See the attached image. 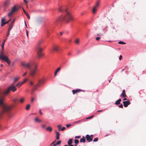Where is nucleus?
I'll list each match as a JSON object with an SVG mask.
<instances>
[{"mask_svg":"<svg viewBox=\"0 0 146 146\" xmlns=\"http://www.w3.org/2000/svg\"><path fill=\"white\" fill-rule=\"evenodd\" d=\"M14 83H12L10 87L2 92V94L3 96H0V106L2 108L4 112H9L11 109V107L7 106L4 103V102L5 101V97L9 94L11 90L15 92L17 90L16 86H14Z\"/></svg>","mask_w":146,"mask_h":146,"instance_id":"obj_1","label":"nucleus"},{"mask_svg":"<svg viewBox=\"0 0 146 146\" xmlns=\"http://www.w3.org/2000/svg\"><path fill=\"white\" fill-rule=\"evenodd\" d=\"M66 15L65 16H61L54 23L55 24H56L58 23H61L62 22H65L68 23L70 21H72L73 18L70 13L68 11L67 9L65 10Z\"/></svg>","mask_w":146,"mask_h":146,"instance_id":"obj_2","label":"nucleus"},{"mask_svg":"<svg viewBox=\"0 0 146 146\" xmlns=\"http://www.w3.org/2000/svg\"><path fill=\"white\" fill-rule=\"evenodd\" d=\"M43 42L42 40H40L38 42L37 44L36 45V49L37 52V54L38 57L40 58L43 56L44 54L42 53V49L40 48V45Z\"/></svg>","mask_w":146,"mask_h":146,"instance_id":"obj_3","label":"nucleus"},{"mask_svg":"<svg viewBox=\"0 0 146 146\" xmlns=\"http://www.w3.org/2000/svg\"><path fill=\"white\" fill-rule=\"evenodd\" d=\"M0 58L2 60L5 61L8 64H10L11 63V61L8 57L6 55L1 56Z\"/></svg>","mask_w":146,"mask_h":146,"instance_id":"obj_4","label":"nucleus"},{"mask_svg":"<svg viewBox=\"0 0 146 146\" xmlns=\"http://www.w3.org/2000/svg\"><path fill=\"white\" fill-rule=\"evenodd\" d=\"M37 66L36 65H35L34 68L31 70L30 71V74L31 75L33 76L35 75L37 71Z\"/></svg>","mask_w":146,"mask_h":146,"instance_id":"obj_5","label":"nucleus"},{"mask_svg":"<svg viewBox=\"0 0 146 146\" xmlns=\"http://www.w3.org/2000/svg\"><path fill=\"white\" fill-rule=\"evenodd\" d=\"M18 10L17 8L15 6L13 7L11 9V11L8 14V16L10 17L12 16L13 14L15 12L17 11Z\"/></svg>","mask_w":146,"mask_h":146,"instance_id":"obj_6","label":"nucleus"},{"mask_svg":"<svg viewBox=\"0 0 146 146\" xmlns=\"http://www.w3.org/2000/svg\"><path fill=\"white\" fill-rule=\"evenodd\" d=\"M21 65L25 68L30 69L31 66V64L30 63L22 62Z\"/></svg>","mask_w":146,"mask_h":146,"instance_id":"obj_7","label":"nucleus"},{"mask_svg":"<svg viewBox=\"0 0 146 146\" xmlns=\"http://www.w3.org/2000/svg\"><path fill=\"white\" fill-rule=\"evenodd\" d=\"M80 91H82L83 92H85V91L82 90H81L80 89H76V90H72V92L73 94H74L78 92H80Z\"/></svg>","mask_w":146,"mask_h":146,"instance_id":"obj_8","label":"nucleus"},{"mask_svg":"<svg viewBox=\"0 0 146 146\" xmlns=\"http://www.w3.org/2000/svg\"><path fill=\"white\" fill-rule=\"evenodd\" d=\"M123 104L124 106L125 107H127L128 105L130 104L131 103L130 101L128 100L126 101H123Z\"/></svg>","mask_w":146,"mask_h":146,"instance_id":"obj_9","label":"nucleus"},{"mask_svg":"<svg viewBox=\"0 0 146 146\" xmlns=\"http://www.w3.org/2000/svg\"><path fill=\"white\" fill-rule=\"evenodd\" d=\"M10 4V1L9 0H6L4 2V5L6 7H9Z\"/></svg>","mask_w":146,"mask_h":146,"instance_id":"obj_10","label":"nucleus"},{"mask_svg":"<svg viewBox=\"0 0 146 146\" xmlns=\"http://www.w3.org/2000/svg\"><path fill=\"white\" fill-rule=\"evenodd\" d=\"M86 140L88 142H90L92 141V139H91L90 137V135H87L86 136Z\"/></svg>","mask_w":146,"mask_h":146,"instance_id":"obj_11","label":"nucleus"},{"mask_svg":"<svg viewBox=\"0 0 146 146\" xmlns=\"http://www.w3.org/2000/svg\"><path fill=\"white\" fill-rule=\"evenodd\" d=\"M120 96L123 98H125L127 97L125 90H123L122 93L121 94Z\"/></svg>","mask_w":146,"mask_h":146,"instance_id":"obj_12","label":"nucleus"},{"mask_svg":"<svg viewBox=\"0 0 146 146\" xmlns=\"http://www.w3.org/2000/svg\"><path fill=\"white\" fill-rule=\"evenodd\" d=\"M13 26L10 25L9 28L8 29V31L7 34V37L6 38H7V37L10 34V32L11 30L12 29Z\"/></svg>","mask_w":146,"mask_h":146,"instance_id":"obj_13","label":"nucleus"},{"mask_svg":"<svg viewBox=\"0 0 146 146\" xmlns=\"http://www.w3.org/2000/svg\"><path fill=\"white\" fill-rule=\"evenodd\" d=\"M59 47L58 46H54L53 48V50L55 51H57L59 49Z\"/></svg>","mask_w":146,"mask_h":146,"instance_id":"obj_14","label":"nucleus"},{"mask_svg":"<svg viewBox=\"0 0 146 146\" xmlns=\"http://www.w3.org/2000/svg\"><path fill=\"white\" fill-rule=\"evenodd\" d=\"M55 132L56 133V139L58 140L60 139L59 136L60 135V134L58 132L56 131H55Z\"/></svg>","mask_w":146,"mask_h":146,"instance_id":"obj_15","label":"nucleus"},{"mask_svg":"<svg viewBox=\"0 0 146 146\" xmlns=\"http://www.w3.org/2000/svg\"><path fill=\"white\" fill-rule=\"evenodd\" d=\"M86 139L84 137H83L82 138H81L80 139V143L83 142L84 143L86 142Z\"/></svg>","mask_w":146,"mask_h":146,"instance_id":"obj_16","label":"nucleus"},{"mask_svg":"<svg viewBox=\"0 0 146 146\" xmlns=\"http://www.w3.org/2000/svg\"><path fill=\"white\" fill-rule=\"evenodd\" d=\"M46 130L49 132H51L52 131V128L50 126H49L46 128Z\"/></svg>","mask_w":146,"mask_h":146,"instance_id":"obj_17","label":"nucleus"},{"mask_svg":"<svg viewBox=\"0 0 146 146\" xmlns=\"http://www.w3.org/2000/svg\"><path fill=\"white\" fill-rule=\"evenodd\" d=\"M22 84H23L21 82H19L15 86L17 87L18 88H19Z\"/></svg>","mask_w":146,"mask_h":146,"instance_id":"obj_18","label":"nucleus"},{"mask_svg":"<svg viewBox=\"0 0 146 146\" xmlns=\"http://www.w3.org/2000/svg\"><path fill=\"white\" fill-rule=\"evenodd\" d=\"M121 101V99H119L118 100L116 101L115 104V105H119L120 104V102Z\"/></svg>","mask_w":146,"mask_h":146,"instance_id":"obj_19","label":"nucleus"},{"mask_svg":"<svg viewBox=\"0 0 146 146\" xmlns=\"http://www.w3.org/2000/svg\"><path fill=\"white\" fill-rule=\"evenodd\" d=\"M23 12H24V13H25V14L27 16L28 18L29 19H30V17L29 14L28 13H27L24 9H23Z\"/></svg>","mask_w":146,"mask_h":146,"instance_id":"obj_20","label":"nucleus"},{"mask_svg":"<svg viewBox=\"0 0 146 146\" xmlns=\"http://www.w3.org/2000/svg\"><path fill=\"white\" fill-rule=\"evenodd\" d=\"M19 79V77H15V78H14V82L13 83H14L15 84V83L16 82H17V81H18Z\"/></svg>","mask_w":146,"mask_h":146,"instance_id":"obj_21","label":"nucleus"},{"mask_svg":"<svg viewBox=\"0 0 146 146\" xmlns=\"http://www.w3.org/2000/svg\"><path fill=\"white\" fill-rule=\"evenodd\" d=\"M35 121L38 123H40L42 121V120L39 119L38 118H35Z\"/></svg>","mask_w":146,"mask_h":146,"instance_id":"obj_22","label":"nucleus"},{"mask_svg":"<svg viewBox=\"0 0 146 146\" xmlns=\"http://www.w3.org/2000/svg\"><path fill=\"white\" fill-rule=\"evenodd\" d=\"M72 139H70L68 142V145L71 144L72 143Z\"/></svg>","mask_w":146,"mask_h":146,"instance_id":"obj_23","label":"nucleus"},{"mask_svg":"<svg viewBox=\"0 0 146 146\" xmlns=\"http://www.w3.org/2000/svg\"><path fill=\"white\" fill-rule=\"evenodd\" d=\"M64 8L62 7H60L59 8V10L60 12H63L64 11Z\"/></svg>","mask_w":146,"mask_h":146,"instance_id":"obj_24","label":"nucleus"},{"mask_svg":"<svg viewBox=\"0 0 146 146\" xmlns=\"http://www.w3.org/2000/svg\"><path fill=\"white\" fill-rule=\"evenodd\" d=\"M61 143V141H59L56 142V143L53 145V146H56L57 145H58L60 144Z\"/></svg>","mask_w":146,"mask_h":146,"instance_id":"obj_25","label":"nucleus"},{"mask_svg":"<svg viewBox=\"0 0 146 146\" xmlns=\"http://www.w3.org/2000/svg\"><path fill=\"white\" fill-rule=\"evenodd\" d=\"M19 100L18 98H16L13 99V101L15 103V104L17 102H18Z\"/></svg>","mask_w":146,"mask_h":146,"instance_id":"obj_26","label":"nucleus"},{"mask_svg":"<svg viewBox=\"0 0 146 146\" xmlns=\"http://www.w3.org/2000/svg\"><path fill=\"white\" fill-rule=\"evenodd\" d=\"M100 5V2L99 1L97 2L95 6L94 7L97 8Z\"/></svg>","mask_w":146,"mask_h":146,"instance_id":"obj_27","label":"nucleus"},{"mask_svg":"<svg viewBox=\"0 0 146 146\" xmlns=\"http://www.w3.org/2000/svg\"><path fill=\"white\" fill-rule=\"evenodd\" d=\"M96 11V7H94L92 9V12L93 13H95Z\"/></svg>","mask_w":146,"mask_h":146,"instance_id":"obj_28","label":"nucleus"},{"mask_svg":"<svg viewBox=\"0 0 146 146\" xmlns=\"http://www.w3.org/2000/svg\"><path fill=\"white\" fill-rule=\"evenodd\" d=\"M24 100H25L24 98H21V99H20V100H19V101L21 103H22L24 102Z\"/></svg>","mask_w":146,"mask_h":146,"instance_id":"obj_29","label":"nucleus"},{"mask_svg":"<svg viewBox=\"0 0 146 146\" xmlns=\"http://www.w3.org/2000/svg\"><path fill=\"white\" fill-rule=\"evenodd\" d=\"M40 86L39 84H37L34 87V90H35L36 89L37 86Z\"/></svg>","mask_w":146,"mask_h":146,"instance_id":"obj_30","label":"nucleus"},{"mask_svg":"<svg viewBox=\"0 0 146 146\" xmlns=\"http://www.w3.org/2000/svg\"><path fill=\"white\" fill-rule=\"evenodd\" d=\"M30 105L29 104H28L27 105V106L26 107V109L27 110H29L30 108Z\"/></svg>","mask_w":146,"mask_h":146,"instance_id":"obj_31","label":"nucleus"},{"mask_svg":"<svg viewBox=\"0 0 146 146\" xmlns=\"http://www.w3.org/2000/svg\"><path fill=\"white\" fill-rule=\"evenodd\" d=\"M15 21V19H14L12 21V22H11V24H10V25L11 26H13V24H14V21Z\"/></svg>","mask_w":146,"mask_h":146,"instance_id":"obj_32","label":"nucleus"},{"mask_svg":"<svg viewBox=\"0 0 146 146\" xmlns=\"http://www.w3.org/2000/svg\"><path fill=\"white\" fill-rule=\"evenodd\" d=\"M74 142L75 144H78L79 143V141L78 139H75L74 140Z\"/></svg>","mask_w":146,"mask_h":146,"instance_id":"obj_33","label":"nucleus"},{"mask_svg":"<svg viewBox=\"0 0 146 146\" xmlns=\"http://www.w3.org/2000/svg\"><path fill=\"white\" fill-rule=\"evenodd\" d=\"M118 43L120 44H125V42L122 41H119L118 42Z\"/></svg>","mask_w":146,"mask_h":146,"instance_id":"obj_34","label":"nucleus"},{"mask_svg":"<svg viewBox=\"0 0 146 146\" xmlns=\"http://www.w3.org/2000/svg\"><path fill=\"white\" fill-rule=\"evenodd\" d=\"M82 121V120H80L74 122V123H78Z\"/></svg>","mask_w":146,"mask_h":146,"instance_id":"obj_35","label":"nucleus"},{"mask_svg":"<svg viewBox=\"0 0 146 146\" xmlns=\"http://www.w3.org/2000/svg\"><path fill=\"white\" fill-rule=\"evenodd\" d=\"M79 39H77L76 40V41H75V42L76 44H78L79 43Z\"/></svg>","mask_w":146,"mask_h":146,"instance_id":"obj_36","label":"nucleus"},{"mask_svg":"<svg viewBox=\"0 0 146 146\" xmlns=\"http://www.w3.org/2000/svg\"><path fill=\"white\" fill-rule=\"evenodd\" d=\"M6 24V23H5V22H1V26H3Z\"/></svg>","mask_w":146,"mask_h":146,"instance_id":"obj_37","label":"nucleus"},{"mask_svg":"<svg viewBox=\"0 0 146 146\" xmlns=\"http://www.w3.org/2000/svg\"><path fill=\"white\" fill-rule=\"evenodd\" d=\"M28 80V79L27 78H26V79H25L22 82V83L23 84H24L25 83L27 80Z\"/></svg>","mask_w":146,"mask_h":146,"instance_id":"obj_38","label":"nucleus"},{"mask_svg":"<svg viewBox=\"0 0 146 146\" xmlns=\"http://www.w3.org/2000/svg\"><path fill=\"white\" fill-rule=\"evenodd\" d=\"M98 138H96L93 140V141L94 142H96V141H98Z\"/></svg>","mask_w":146,"mask_h":146,"instance_id":"obj_39","label":"nucleus"},{"mask_svg":"<svg viewBox=\"0 0 146 146\" xmlns=\"http://www.w3.org/2000/svg\"><path fill=\"white\" fill-rule=\"evenodd\" d=\"M5 20V17L2 18L1 19V22H4Z\"/></svg>","mask_w":146,"mask_h":146,"instance_id":"obj_40","label":"nucleus"},{"mask_svg":"<svg viewBox=\"0 0 146 146\" xmlns=\"http://www.w3.org/2000/svg\"><path fill=\"white\" fill-rule=\"evenodd\" d=\"M60 70V67H59L56 70V71L58 72Z\"/></svg>","mask_w":146,"mask_h":146,"instance_id":"obj_41","label":"nucleus"},{"mask_svg":"<svg viewBox=\"0 0 146 146\" xmlns=\"http://www.w3.org/2000/svg\"><path fill=\"white\" fill-rule=\"evenodd\" d=\"M66 129V127H63L61 129V130L62 131H64Z\"/></svg>","mask_w":146,"mask_h":146,"instance_id":"obj_42","label":"nucleus"},{"mask_svg":"<svg viewBox=\"0 0 146 146\" xmlns=\"http://www.w3.org/2000/svg\"><path fill=\"white\" fill-rule=\"evenodd\" d=\"M71 125L70 124H66V126L67 128H68L70 127Z\"/></svg>","mask_w":146,"mask_h":146,"instance_id":"obj_43","label":"nucleus"},{"mask_svg":"<svg viewBox=\"0 0 146 146\" xmlns=\"http://www.w3.org/2000/svg\"><path fill=\"white\" fill-rule=\"evenodd\" d=\"M4 44H5V43L3 42V43L2 44V50H3Z\"/></svg>","mask_w":146,"mask_h":146,"instance_id":"obj_44","label":"nucleus"},{"mask_svg":"<svg viewBox=\"0 0 146 146\" xmlns=\"http://www.w3.org/2000/svg\"><path fill=\"white\" fill-rule=\"evenodd\" d=\"M119 107L121 108H123V105L122 104H121L119 106Z\"/></svg>","mask_w":146,"mask_h":146,"instance_id":"obj_45","label":"nucleus"},{"mask_svg":"<svg viewBox=\"0 0 146 146\" xmlns=\"http://www.w3.org/2000/svg\"><path fill=\"white\" fill-rule=\"evenodd\" d=\"M100 38V37H97L96 38V39L97 40H99Z\"/></svg>","mask_w":146,"mask_h":146,"instance_id":"obj_46","label":"nucleus"},{"mask_svg":"<svg viewBox=\"0 0 146 146\" xmlns=\"http://www.w3.org/2000/svg\"><path fill=\"white\" fill-rule=\"evenodd\" d=\"M80 137V136H76L75 137V138L77 139H79Z\"/></svg>","mask_w":146,"mask_h":146,"instance_id":"obj_47","label":"nucleus"},{"mask_svg":"<svg viewBox=\"0 0 146 146\" xmlns=\"http://www.w3.org/2000/svg\"><path fill=\"white\" fill-rule=\"evenodd\" d=\"M93 117H94V116H91V117H88L87 118H86V119H90L91 118H92Z\"/></svg>","mask_w":146,"mask_h":146,"instance_id":"obj_48","label":"nucleus"},{"mask_svg":"<svg viewBox=\"0 0 146 146\" xmlns=\"http://www.w3.org/2000/svg\"><path fill=\"white\" fill-rule=\"evenodd\" d=\"M90 137L91 139H92V138L93 137L94 135H90Z\"/></svg>","mask_w":146,"mask_h":146,"instance_id":"obj_49","label":"nucleus"},{"mask_svg":"<svg viewBox=\"0 0 146 146\" xmlns=\"http://www.w3.org/2000/svg\"><path fill=\"white\" fill-rule=\"evenodd\" d=\"M122 57V56L121 55H120L119 57V59L120 60H121Z\"/></svg>","mask_w":146,"mask_h":146,"instance_id":"obj_50","label":"nucleus"},{"mask_svg":"<svg viewBox=\"0 0 146 146\" xmlns=\"http://www.w3.org/2000/svg\"><path fill=\"white\" fill-rule=\"evenodd\" d=\"M11 19H10V20H9L5 22L6 23V24H7L9 22L11 21Z\"/></svg>","mask_w":146,"mask_h":146,"instance_id":"obj_51","label":"nucleus"},{"mask_svg":"<svg viewBox=\"0 0 146 146\" xmlns=\"http://www.w3.org/2000/svg\"><path fill=\"white\" fill-rule=\"evenodd\" d=\"M27 74V72H25L24 74L23 75V76H25Z\"/></svg>","mask_w":146,"mask_h":146,"instance_id":"obj_52","label":"nucleus"},{"mask_svg":"<svg viewBox=\"0 0 146 146\" xmlns=\"http://www.w3.org/2000/svg\"><path fill=\"white\" fill-rule=\"evenodd\" d=\"M57 73H58V72L55 71V73H54V76H55L56 75Z\"/></svg>","mask_w":146,"mask_h":146,"instance_id":"obj_53","label":"nucleus"},{"mask_svg":"<svg viewBox=\"0 0 146 146\" xmlns=\"http://www.w3.org/2000/svg\"><path fill=\"white\" fill-rule=\"evenodd\" d=\"M24 2L25 3V4H27L28 3V2L26 1V0H23Z\"/></svg>","mask_w":146,"mask_h":146,"instance_id":"obj_54","label":"nucleus"},{"mask_svg":"<svg viewBox=\"0 0 146 146\" xmlns=\"http://www.w3.org/2000/svg\"><path fill=\"white\" fill-rule=\"evenodd\" d=\"M30 84H31V85H33V82H32V81H31V82H30Z\"/></svg>","mask_w":146,"mask_h":146,"instance_id":"obj_55","label":"nucleus"},{"mask_svg":"<svg viewBox=\"0 0 146 146\" xmlns=\"http://www.w3.org/2000/svg\"><path fill=\"white\" fill-rule=\"evenodd\" d=\"M39 112H40V114H41V115H42V113L41 112V110H39Z\"/></svg>","mask_w":146,"mask_h":146,"instance_id":"obj_56","label":"nucleus"},{"mask_svg":"<svg viewBox=\"0 0 146 146\" xmlns=\"http://www.w3.org/2000/svg\"><path fill=\"white\" fill-rule=\"evenodd\" d=\"M42 127H45V125H44V124H42Z\"/></svg>","mask_w":146,"mask_h":146,"instance_id":"obj_57","label":"nucleus"},{"mask_svg":"<svg viewBox=\"0 0 146 146\" xmlns=\"http://www.w3.org/2000/svg\"><path fill=\"white\" fill-rule=\"evenodd\" d=\"M61 126H62V125H58V127L59 128H60L61 127Z\"/></svg>","mask_w":146,"mask_h":146,"instance_id":"obj_58","label":"nucleus"},{"mask_svg":"<svg viewBox=\"0 0 146 146\" xmlns=\"http://www.w3.org/2000/svg\"><path fill=\"white\" fill-rule=\"evenodd\" d=\"M27 35V37H28V33L27 31H26Z\"/></svg>","mask_w":146,"mask_h":146,"instance_id":"obj_59","label":"nucleus"},{"mask_svg":"<svg viewBox=\"0 0 146 146\" xmlns=\"http://www.w3.org/2000/svg\"><path fill=\"white\" fill-rule=\"evenodd\" d=\"M55 141H53L51 144V145H52L53 143H54L55 142Z\"/></svg>","mask_w":146,"mask_h":146,"instance_id":"obj_60","label":"nucleus"},{"mask_svg":"<svg viewBox=\"0 0 146 146\" xmlns=\"http://www.w3.org/2000/svg\"><path fill=\"white\" fill-rule=\"evenodd\" d=\"M63 32H60V34L61 35H63Z\"/></svg>","mask_w":146,"mask_h":146,"instance_id":"obj_61","label":"nucleus"},{"mask_svg":"<svg viewBox=\"0 0 146 146\" xmlns=\"http://www.w3.org/2000/svg\"><path fill=\"white\" fill-rule=\"evenodd\" d=\"M6 40V39H4L3 40V42L4 43H5V42Z\"/></svg>","mask_w":146,"mask_h":146,"instance_id":"obj_62","label":"nucleus"},{"mask_svg":"<svg viewBox=\"0 0 146 146\" xmlns=\"http://www.w3.org/2000/svg\"><path fill=\"white\" fill-rule=\"evenodd\" d=\"M34 100V98H33L32 100H31V102H33Z\"/></svg>","mask_w":146,"mask_h":146,"instance_id":"obj_63","label":"nucleus"},{"mask_svg":"<svg viewBox=\"0 0 146 146\" xmlns=\"http://www.w3.org/2000/svg\"><path fill=\"white\" fill-rule=\"evenodd\" d=\"M68 146H74L73 145L70 144V145H68Z\"/></svg>","mask_w":146,"mask_h":146,"instance_id":"obj_64","label":"nucleus"}]
</instances>
